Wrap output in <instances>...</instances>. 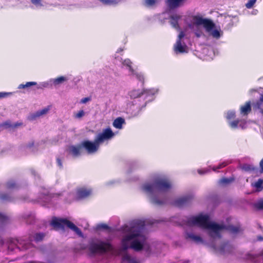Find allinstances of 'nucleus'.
Listing matches in <instances>:
<instances>
[{
    "label": "nucleus",
    "mask_w": 263,
    "mask_h": 263,
    "mask_svg": "<svg viewBox=\"0 0 263 263\" xmlns=\"http://www.w3.org/2000/svg\"><path fill=\"white\" fill-rule=\"evenodd\" d=\"M181 15L177 13H174L169 16L170 23L172 27L177 30H180L178 22L181 18Z\"/></svg>",
    "instance_id": "nucleus-18"
},
{
    "label": "nucleus",
    "mask_w": 263,
    "mask_h": 263,
    "mask_svg": "<svg viewBox=\"0 0 263 263\" xmlns=\"http://www.w3.org/2000/svg\"><path fill=\"white\" fill-rule=\"evenodd\" d=\"M256 1L257 0H249L248 3L246 4V7L248 9L252 8Z\"/></svg>",
    "instance_id": "nucleus-45"
},
{
    "label": "nucleus",
    "mask_w": 263,
    "mask_h": 263,
    "mask_svg": "<svg viewBox=\"0 0 263 263\" xmlns=\"http://www.w3.org/2000/svg\"><path fill=\"white\" fill-rule=\"evenodd\" d=\"M254 91V89H251V90H250V92H253V91Z\"/></svg>",
    "instance_id": "nucleus-63"
},
{
    "label": "nucleus",
    "mask_w": 263,
    "mask_h": 263,
    "mask_svg": "<svg viewBox=\"0 0 263 263\" xmlns=\"http://www.w3.org/2000/svg\"><path fill=\"white\" fill-rule=\"evenodd\" d=\"M103 5L106 6H116L120 2L121 0H99Z\"/></svg>",
    "instance_id": "nucleus-32"
},
{
    "label": "nucleus",
    "mask_w": 263,
    "mask_h": 263,
    "mask_svg": "<svg viewBox=\"0 0 263 263\" xmlns=\"http://www.w3.org/2000/svg\"><path fill=\"white\" fill-rule=\"evenodd\" d=\"M185 238L186 239H191L194 241L196 243H203L204 241L203 239L198 235H196L192 232H185Z\"/></svg>",
    "instance_id": "nucleus-19"
},
{
    "label": "nucleus",
    "mask_w": 263,
    "mask_h": 263,
    "mask_svg": "<svg viewBox=\"0 0 263 263\" xmlns=\"http://www.w3.org/2000/svg\"><path fill=\"white\" fill-rule=\"evenodd\" d=\"M22 123H15L13 124H11L10 121H6L5 122L1 124V127H4L6 128L12 127V128H15L17 126L21 125Z\"/></svg>",
    "instance_id": "nucleus-35"
},
{
    "label": "nucleus",
    "mask_w": 263,
    "mask_h": 263,
    "mask_svg": "<svg viewBox=\"0 0 263 263\" xmlns=\"http://www.w3.org/2000/svg\"><path fill=\"white\" fill-rule=\"evenodd\" d=\"M258 240L262 241L263 240V237L262 236H259L258 237Z\"/></svg>",
    "instance_id": "nucleus-58"
},
{
    "label": "nucleus",
    "mask_w": 263,
    "mask_h": 263,
    "mask_svg": "<svg viewBox=\"0 0 263 263\" xmlns=\"http://www.w3.org/2000/svg\"><path fill=\"white\" fill-rule=\"evenodd\" d=\"M7 219L8 217L6 215L0 212V220L2 222H5L7 221Z\"/></svg>",
    "instance_id": "nucleus-49"
},
{
    "label": "nucleus",
    "mask_w": 263,
    "mask_h": 263,
    "mask_svg": "<svg viewBox=\"0 0 263 263\" xmlns=\"http://www.w3.org/2000/svg\"><path fill=\"white\" fill-rule=\"evenodd\" d=\"M125 124V120L122 117L117 118L113 122V126L118 129H121L123 128V125Z\"/></svg>",
    "instance_id": "nucleus-26"
},
{
    "label": "nucleus",
    "mask_w": 263,
    "mask_h": 263,
    "mask_svg": "<svg viewBox=\"0 0 263 263\" xmlns=\"http://www.w3.org/2000/svg\"><path fill=\"white\" fill-rule=\"evenodd\" d=\"M209 171H210L209 170H207V169H204V170H200V169H199V170H198V173L200 175H203V174H205L207 173Z\"/></svg>",
    "instance_id": "nucleus-52"
},
{
    "label": "nucleus",
    "mask_w": 263,
    "mask_h": 263,
    "mask_svg": "<svg viewBox=\"0 0 263 263\" xmlns=\"http://www.w3.org/2000/svg\"><path fill=\"white\" fill-rule=\"evenodd\" d=\"M246 258L247 259L250 260L252 262H256V256L253 254L248 253L246 255Z\"/></svg>",
    "instance_id": "nucleus-44"
},
{
    "label": "nucleus",
    "mask_w": 263,
    "mask_h": 263,
    "mask_svg": "<svg viewBox=\"0 0 263 263\" xmlns=\"http://www.w3.org/2000/svg\"><path fill=\"white\" fill-rule=\"evenodd\" d=\"M52 86H54L56 87L58 85H59L64 82L68 80V79L67 77L64 76H60L59 77H58L57 78L54 79H51Z\"/></svg>",
    "instance_id": "nucleus-28"
},
{
    "label": "nucleus",
    "mask_w": 263,
    "mask_h": 263,
    "mask_svg": "<svg viewBox=\"0 0 263 263\" xmlns=\"http://www.w3.org/2000/svg\"><path fill=\"white\" fill-rule=\"evenodd\" d=\"M92 193L90 187H81L77 190V198L79 200L84 199L89 197Z\"/></svg>",
    "instance_id": "nucleus-16"
},
{
    "label": "nucleus",
    "mask_w": 263,
    "mask_h": 263,
    "mask_svg": "<svg viewBox=\"0 0 263 263\" xmlns=\"http://www.w3.org/2000/svg\"><path fill=\"white\" fill-rule=\"evenodd\" d=\"M189 260H180L178 261L177 263H189Z\"/></svg>",
    "instance_id": "nucleus-54"
},
{
    "label": "nucleus",
    "mask_w": 263,
    "mask_h": 263,
    "mask_svg": "<svg viewBox=\"0 0 263 263\" xmlns=\"http://www.w3.org/2000/svg\"><path fill=\"white\" fill-rule=\"evenodd\" d=\"M182 226H198L205 230L210 238V245L212 242L221 237V231L225 230L226 225L219 224L215 222L211 221V218L209 214L200 213L196 216H185L182 218L179 223Z\"/></svg>",
    "instance_id": "nucleus-3"
},
{
    "label": "nucleus",
    "mask_w": 263,
    "mask_h": 263,
    "mask_svg": "<svg viewBox=\"0 0 263 263\" xmlns=\"http://www.w3.org/2000/svg\"><path fill=\"white\" fill-rule=\"evenodd\" d=\"M254 186L258 191H260L263 189V179H259L256 182H255Z\"/></svg>",
    "instance_id": "nucleus-38"
},
{
    "label": "nucleus",
    "mask_w": 263,
    "mask_h": 263,
    "mask_svg": "<svg viewBox=\"0 0 263 263\" xmlns=\"http://www.w3.org/2000/svg\"><path fill=\"white\" fill-rule=\"evenodd\" d=\"M234 180V178L233 177L230 178H223L219 180V183L220 184H227Z\"/></svg>",
    "instance_id": "nucleus-39"
},
{
    "label": "nucleus",
    "mask_w": 263,
    "mask_h": 263,
    "mask_svg": "<svg viewBox=\"0 0 263 263\" xmlns=\"http://www.w3.org/2000/svg\"><path fill=\"white\" fill-rule=\"evenodd\" d=\"M0 200L3 202H14V199L9 194L6 193H0Z\"/></svg>",
    "instance_id": "nucleus-30"
},
{
    "label": "nucleus",
    "mask_w": 263,
    "mask_h": 263,
    "mask_svg": "<svg viewBox=\"0 0 263 263\" xmlns=\"http://www.w3.org/2000/svg\"><path fill=\"white\" fill-rule=\"evenodd\" d=\"M37 85V83L36 82H27L26 84H20L17 88L19 89H26L28 88L31 86H35Z\"/></svg>",
    "instance_id": "nucleus-34"
},
{
    "label": "nucleus",
    "mask_w": 263,
    "mask_h": 263,
    "mask_svg": "<svg viewBox=\"0 0 263 263\" xmlns=\"http://www.w3.org/2000/svg\"><path fill=\"white\" fill-rule=\"evenodd\" d=\"M51 223L54 227L62 229L67 227L73 231L79 236H83V233L81 230L73 223L66 219L57 218L55 217L52 219Z\"/></svg>",
    "instance_id": "nucleus-8"
},
{
    "label": "nucleus",
    "mask_w": 263,
    "mask_h": 263,
    "mask_svg": "<svg viewBox=\"0 0 263 263\" xmlns=\"http://www.w3.org/2000/svg\"><path fill=\"white\" fill-rule=\"evenodd\" d=\"M84 111L83 110H81L74 115V117L77 119H80L82 117H83L84 116Z\"/></svg>",
    "instance_id": "nucleus-47"
},
{
    "label": "nucleus",
    "mask_w": 263,
    "mask_h": 263,
    "mask_svg": "<svg viewBox=\"0 0 263 263\" xmlns=\"http://www.w3.org/2000/svg\"><path fill=\"white\" fill-rule=\"evenodd\" d=\"M257 12H258L257 10H253L252 14L253 15H256V14H257Z\"/></svg>",
    "instance_id": "nucleus-57"
},
{
    "label": "nucleus",
    "mask_w": 263,
    "mask_h": 263,
    "mask_svg": "<svg viewBox=\"0 0 263 263\" xmlns=\"http://www.w3.org/2000/svg\"><path fill=\"white\" fill-rule=\"evenodd\" d=\"M82 148L81 144L77 146L70 145L69 147V153L73 157H77L81 155V149Z\"/></svg>",
    "instance_id": "nucleus-21"
},
{
    "label": "nucleus",
    "mask_w": 263,
    "mask_h": 263,
    "mask_svg": "<svg viewBox=\"0 0 263 263\" xmlns=\"http://www.w3.org/2000/svg\"><path fill=\"white\" fill-rule=\"evenodd\" d=\"M81 144L82 148H84L88 154H92L96 153L100 146L95 139L94 141L84 140Z\"/></svg>",
    "instance_id": "nucleus-14"
},
{
    "label": "nucleus",
    "mask_w": 263,
    "mask_h": 263,
    "mask_svg": "<svg viewBox=\"0 0 263 263\" xmlns=\"http://www.w3.org/2000/svg\"><path fill=\"white\" fill-rule=\"evenodd\" d=\"M88 255L91 257L104 256L112 254L115 248L111 240L96 239L90 241L86 247Z\"/></svg>",
    "instance_id": "nucleus-7"
},
{
    "label": "nucleus",
    "mask_w": 263,
    "mask_h": 263,
    "mask_svg": "<svg viewBox=\"0 0 263 263\" xmlns=\"http://www.w3.org/2000/svg\"><path fill=\"white\" fill-rule=\"evenodd\" d=\"M33 144H34L33 142H30V143H28L26 146L28 148H31L33 146Z\"/></svg>",
    "instance_id": "nucleus-55"
},
{
    "label": "nucleus",
    "mask_w": 263,
    "mask_h": 263,
    "mask_svg": "<svg viewBox=\"0 0 263 263\" xmlns=\"http://www.w3.org/2000/svg\"><path fill=\"white\" fill-rule=\"evenodd\" d=\"M229 127L232 129H236L238 128L243 129L245 128V124L241 123V120H235L232 121L228 122Z\"/></svg>",
    "instance_id": "nucleus-25"
},
{
    "label": "nucleus",
    "mask_w": 263,
    "mask_h": 263,
    "mask_svg": "<svg viewBox=\"0 0 263 263\" xmlns=\"http://www.w3.org/2000/svg\"><path fill=\"white\" fill-rule=\"evenodd\" d=\"M235 110H229L226 113V118L228 120L234 119L235 117Z\"/></svg>",
    "instance_id": "nucleus-40"
},
{
    "label": "nucleus",
    "mask_w": 263,
    "mask_h": 263,
    "mask_svg": "<svg viewBox=\"0 0 263 263\" xmlns=\"http://www.w3.org/2000/svg\"><path fill=\"white\" fill-rule=\"evenodd\" d=\"M138 164V162L137 161H134L133 162H132V163L131 164V167L132 166H136Z\"/></svg>",
    "instance_id": "nucleus-56"
},
{
    "label": "nucleus",
    "mask_w": 263,
    "mask_h": 263,
    "mask_svg": "<svg viewBox=\"0 0 263 263\" xmlns=\"http://www.w3.org/2000/svg\"><path fill=\"white\" fill-rule=\"evenodd\" d=\"M91 100V98L90 97H85L83 98L81 100L80 102L82 104H85L87 102Z\"/></svg>",
    "instance_id": "nucleus-51"
},
{
    "label": "nucleus",
    "mask_w": 263,
    "mask_h": 263,
    "mask_svg": "<svg viewBox=\"0 0 263 263\" xmlns=\"http://www.w3.org/2000/svg\"><path fill=\"white\" fill-rule=\"evenodd\" d=\"M22 219L28 224H32L35 219V216L33 213L27 212L22 215Z\"/></svg>",
    "instance_id": "nucleus-23"
},
{
    "label": "nucleus",
    "mask_w": 263,
    "mask_h": 263,
    "mask_svg": "<svg viewBox=\"0 0 263 263\" xmlns=\"http://www.w3.org/2000/svg\"><path fill=\"white\" fill-rule=\"evenodd\" d=\"M54 198V195L53 194H50L47 190H44L41 193L38 202L44 206H48V204L52 202Z\"/></svg>",
    "instance_id": "nucleus-15"
},
{
    "label": "nucleus",
    "mask_w": 263,
    "mask_h": 263,
    "mask_svg": "<svg viewBox=\"0 0 263 263\" xmlns=\"http://www.w3.org/2000/svg\"><path fill=\"white\" fill-rule=\"evenodd\" d=\"M211 247L213 250L223 255L233 254L235 250V247L230 242H223L219 247H217L215 242H212Z\"/></svg>",
    "instance_id": "nucleus-9"
},
{
    "label": "nucleus",
    "mask_w": 263,
    "mask_h": 263,
    "mask_svg": "<svg viewBox=\"0 0 263 263\" xmlns=\"http://www.w3.org/2000/svg\"><path fill=\"white\" fill-rule=\"evenodd\" d=\"M98 228L100 229H104V230H109V227L107 224H105V223H101V224L98 225Z\"/></svg>",
    "instance_id": "nucleus-50"
},
{
    "label": "nucleus",
    "mask_w": 263,
    "mask_h": 263,
    "mask_svg": "<svg viewBox=\"0 0 263 263\" xmlns=\"http://www.w3.org/2000/svg\"><path fill=\"white\" fill-rule=\"evenodd\" d=\"M32 174L33 175H34L35 176H36V173L34 171H32Z\"/></svg>",
    "instance_id": "nucleus-59"
},
{
    "label": "nucleus",
    "mask_w": 263,
    "mask_h": 263,
    "mask_svg": "<svg viewBox=\"0 0 263 263\" xmlns=\"http://www.w3.org/2000/svg\"><path fill=\"white\" fill-rule=\"evenodd\" d=\"M34 8L37 10L44 9L46 6V2L44 0H30Z\"/></svg>",
    "instance_id": "nucleus-24"
},
{
    "label": "nucleus",
    "mask_w": 263,
    "mask_h": 263,
    "mask_svg": "<svg viewBox=\"0 0 263 263\" xmlns=\"http://www.w3.org/2000/svg\"><path fill=\"white\" fill-rule=\"evenodd\" d=\"M40 116L37 110L34 112L30 113L27 117L28 120L33 121L40 118Z\"/></svg>",
    "instance_id": "nucleus-36"
},
{
    "label": "nucleus",
    "mask_w": 263,
    "mask_h": 263,
    "mask_svg": "<svg viewBox=\"0 0 263 263\" xmlns=\"http://www.w3.org/2000/svg\"><path fill=\"white\" fill-rule=\"evenodd\" d=\"M231 163H232V161L230 160H225V161L220 163L218 166L213 167L212 170L213 171L216 172L218 170L222 168L227 166L228 164H229Z\"/></svg>",
    "instance_id": "nucleus-33"
},
{
    "label": "nucleus",
    "mask_w": 263,
    "mask_h": 263,
    "mask_svg": "<svg viewBox=\"0 0 263 263\" xmlns=\"http://www.w3.org/2000/svg\"><path fill=\"white\" fill-rule=\"evenodd\" d=\"M121 63L122 65L128 70L129 76L138 80L141 83V86H143L144 82V76L142 72H139L133 68L131 61L128 59H126L122 61Z\"/></svg>",
    "instance_id": "nucleus-10"
},
{
    "label": "nucleus",
    "mask_w": 263,
    "mask_h": 263,
    "mask_svg": "<svg viewBox=\"0 0 263 263\" xmlns=\"http://www.w3.org/2000/svg\"><path fill=\"white\" fill-rule=\"evenodd\" d=\"M45 236L44 233H36L29 235L28 238H20L19 239L9 238L8 240V249L11 251L17 249L20 251H25L33 248L32 241L40 242Z\"/></svg>",
    "instance_id": "nucleus-6"
},
{
    "label": "nucleus",
    "mask_w": 263,
    "mask_h": 263,
    "mask_svg": "<svg viewBox=\"0 0 263 263\" xmlns=\"http://www.w3.org/2000/svg\"><path fill=\"white\" fill-rule=\"evenodd\" d=\"M261 255H262V256H263V252L261 253Z\"/></svg>",
    "instance_id": "nucleus-64"
},
{
    "label": "nucleus",
    "mask_w": 263,
    "mask_h": 263,
    "mask_svg": "<svg viewBox=\"0 0 263 263\" xmlns=\"http://www.w3.org/2000/svg\"><path fill=\"white\" fill-rule=\"evenodd\" d=\"M12 95V92H0V99L6 98Z\"/></svg>",
    "instance_id": "nucleus-48"
},
{
    "label": "nucleus",
    "mask_w": 263,
    "mask_h": 263,
    "mask_svg": "<svg viewBox=\"0 0 263 263\" xmlns=\"http://www.w3.org/2000/svg\"><path fill=\"white\" fill-rule=\"evenodd\" d=\"M6 186L9 189H12L17 187V185L14 180H10L7 182Z\"/></svg>",
    "instance_id": "nucleus-41"
},
{
    "label": "nucleus",
    "mask_w": 263,
    "mask_h": 263,
    "mask_svg": "<svg viewBox=\"0 0 263 263\" xmlns=\"http://www.w3.org/2000/svg\"><path fill=\"white\" fill-rule=\"evenodd\" d=\"M193 197L192 194H187L175 199L173 201L172 204L179 208L187 206L192 203Z\"/></svg>",
    "instance_id": "nucleus-12"
},
{
    "label": "nucleus",
    "mask_w": 263,
    "mask_h": 263,
    "mask_svg": "<svg viewBox=\"0 0 263 263\" xmlns=\"http://www.w3.org/2000/svg\"><path fill=\"white\" fill-rule=\"evenodd\" d=\"M187 26L198 38L204 35L201 26L205 29L206 33L215 40H219L223 35V31L220 27H216L212 20L204 18L200 15H194L192 21L189 23Z\"/></svg>",
    "instance_id": "nucleus-5"
},
{
    "label": "nucleus",
    "mask_w": 263,
    "mask_h": 263,
    "mask_svg": "<svg viewBox=\"0 0 263 263\" xmlns=\"http://www.w3.org/2000/svg\"><path fill=\"white\" fill-rule=\"evenodd\" d=\"M255 206L258 210H263V199H260L256 202Z\"/></svg>",
    "instance_id": "nucleus-43"
},
{
    "label": "nucleus",
    "mask_w": 263,
    "mask_h": 263,
    "mask_svg": "<svg viewBox=\"0 0 263 263\" xmlns=\"http://www.w3.org/2000/svg\"><path fill=\"white\" fill-rule=\"evenodd\" d=\"M121 51H122V50L121 48H120L118 50V52Z\"/></svg>",
    "instance_id": "nucleus-62"
},
{
    "label": "nucleus",
    "mask_w": 263,
    "mask_h": 263,
    "mask_svg": "<svg viewBox=\"0 0 263 263\" xmlns=\"http://www.w3.org/2000/svg\"><path fill=\"white\" fill-rule=\"evenodd\" d=\"M53 87L51 79L47 81L37 83L36 88L38 89H43L44 88H52Z\"/></svg>",
    "instance_id": "nucleus-27"
},
{
    "label": "nucleus",
    "mask_w": 263,
    "mask_h": 263,
    "mask_svg": "<svg viewBox=\"0 0 263 263\" xmlns=\"http://www.w3.org/2000/svg\"><path fill=\"white\" fill-rule=\"evenodd\" d=\"M259 173L260 174L263 173V158L261 160V161L259 162Z\"/></svg>",
    "instance_id": "nucleus-53"
},
{
    "label": "nucleus",
    "mask_w": 263,
    "mask_h": 263,
    "mask_svg": "<svg viewBox=\"0 0 263 263\" xmlns=\"http://www.w3.org/2000/svg\"><path fill=\"white\" fill-rule=\"evenodd\" d=\"M184 36V32L183 31H180L176 42L174 46V50L176 54L187 52V47L182 40Z\"/></svg>",
    "instance_id": "nucleus-11"
},
{
    "label": "nucleus",
    "mask_w": 263,
    "mask_h": 263,
    "mask_svg": "<svg viewBox=\"0 0 263 263\" xmlns=\"http://www.w3.org/2000/svg\"><path fill=\"white\" fill-rule=\"evenodd\" d=\"M115 136V133L110 127L103 129L102 132L98 134L95 137L96 142L99 145L105 141L112 139Z\"/></svg>",
    "instance_id": "nucleus-13"
},
{
    "label": "nucleus",
    "mask_w": 263,
    "mask_h": 263,
    "mask_svg": "<svg viewBox=\"0 0 263 263\" xmlns=\"http://www.w3.org/2000/svg\"><path fill=\"white\" fill-rule=\"evenodd\" d=\"M186 0H165V3L169 10H174L182 6Z\"/></svg>",
    "instance_id": "nucleus-17"
},
{
    "label": "nucleus",
    "mask_w": 263,
    "mask_h": 263,
    "mask_svg": "<svg viewBox=\"0 0 263 263\" xmlns=\"http://www.w3.org/2000/svg\"><path fill=\"white\" fill-rule=\"evenodd\" d=\"M157 2V0H144V5L147 7L154 6Z\"/></svg>",
    "instance_id": "nucleus-42"
},
{
    "label": "nucleus",
    "mask_w": 263,
    "mask_h": 263,
    "mask_svg": "<svg viewBox=\"0 0 263 263\" xmlns=\"http://www.w3.org/2000/svg\"><path fill=\"white\" fill-rule=\"evenodd\" d=\"M158 89L151 88L149 89H133L128 93V100L127 107L128 111L134 117L138 116L147 103L153 101L155 95L158 93Z\"/></svg>",
    "instance_id": "nucleus-4"
},
{
    "label": "nucleus",
    "mask_w": 263,
    "mask_h": 263,
    "mask_svg": "<svg viewBox=\"0 0 263 263\" xmlns=\"http://www.w3.org/2000/svg\"><path fill=\"white\" fill-rule=\"evenodd\" d=\"M157 221L155 220L134 219L129 222V226H125L124 228L125 235L121 242L120 251L123 254L122 260L126 263H139L135 258L126 253L129 249L136 251L144 250L147 254L151 252V247L147 242L146 237L143 234L146 225H153Z\"/></svg>",
    "instance_id": "nucleus-1"
},
{
    "label": "nucleus",
    "mask_w": 263,
    "mask_h": 263,
    "mask_svg": "<svg viewBox=\"0 0 263 263\" xmlns=\"http://www.w3.org/2000/svg\"><path fill=\"white\" fill-rule=\"evenodd\" d=\"M112 183H113V182H112V181H111V182H108V183H107V184H108V185H109V184H112Z\"/></svg>",
    "instance_id": "nucleus-61"
},
{
    "label": "nucleus",
    "mask_w": 263,
    "mask_h": 263,
    "mask_svg": "<svg viewBox=\"0 0 263 263\" xmlns=\"http://www.w3.org/2000/svg\"><path fill=\"white\" fill-rule=\"evenodd\" d=\"M225 230H228L233 235L238 234L243 231V229L239 224H238L236 226H226Z\"/></svg>",
    "instance_id": "nucleus-20"
},
{
    "label": "nucleus",
    "mask_w": 263,
    "mask_h": 263,
    "mask_svg": "<svg viewBox=\"0 0 263 263\" xmlns=\"http://www.w3.org/2000/svg\"><path fill=\"white\" fill-rule=\"evenodd\" d=\"M50 109H51V106L48 105L41 110H37V111H38L39 115L41 117L47 114Z\"/></svg>",
    "instance_id": "nucleus-37"
},
{
    "label": "nucleus",
    "mask_w": 263,
    "mask_h": 263,
    "mask_svg": "<svg viewBox=\"0 0 263 263\" xmlns=\"http://www.w3.org/2000/svg\"><path fill=\"white\" fill-rule=\"evenodd\" d=\"M253 108L260 110V112L263 114V94L260 95L259 100L254 104Z\"/></svg>",
    "instance_id": "nucleus-29"
},
{
    "label": "nucleus",
    "mask_w": 263,
    "mask_h": 263,
    "mask_svg": "<svg viewBox=\"0 0 263 263\" xmlns=\"http://www.w3.org/2000/svg\"><path fill=\"white\" fill-rule=\"evenodd\" d=\"M132 172V168H130L128 170L127 173H130Z\"/></svg>",
    "instance_id": "nucleus-60"
},
{
    "label": "nucleus",
    "mask_w": 263,
    "mask_h": 263,
    "mask_svg": "<svg viewBox=\"0 0 263 263\" xmlns=\"http://www.w3.org/2000/svg\"><path fill=\"white\" fill-rule=\"evenodd\" d=\"M240 168L242 171L246 172H251L255 170V168L252 165L247 163L241 165Z\"/></svg>",
    "instance_id": "nucleus-31"
},
{
    "label": "nucleus",
    "mask_w": 263,
    "mask_h": 263,
    "mask_svg": "<svg viewBox=\"0 0 263 263\" xmlns=\"http://www.w3.org/2000/svg\"><path fill=\"white\" fill-rule=\"evenodd\" d=\"M251 111V102L248 101L245 103L243 105H241L240 107V113L243 116H247Z\"/></svg>",
    "instance_id": "nucleus-22"
},
{
    "label": "nucleus",
    "mask_w": 263,
    "mask_h": 263,
    "mask_svg": "<svg viewBox=\"0 0 263 263\" xmlns=\"http://www.w3.org/2000/svg\"><path fill=\"white\" fill-rule=\"evenodd\" d=\"M56 163L57 166L60 168L62 169L63 167V161L62 160L59 158L57 157L56 159Z\"/></svg>",
    "instance_id": "nucleus-46"
},
{
    "label": "nucleus",
    "mask_w": 263,
    "mask_h": 263,
    "mask_svg": "<svg viewBox=\"0 0 263 263\" xmlns=\"http://www.w3.org/2000/svg\"><path fill=\"white\" fill-rule=\"evenodd\" d=\"M140 188L152 204L162 205L168 203L166 193L172 188V184L164 174L155 172L149 175Z\"/></svg>",
    "instance_id": "nucleus-2"
}]
</instances>
